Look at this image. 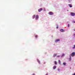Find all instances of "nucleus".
<instances>
[{
	"mask_svg": "<svg viewBox=\"0 0 75 75\" xmlns=\"http://www.w3.org/2000/svg\"><path fill=\"white\" fill-rule=\"evenodd\" d=\"M39 17L38 16V15H37L36 16V18H35V19L36 20H38V18H39Z\"/></svg>",
	"mask_w": 75,
	"mask_h": 75,
	"instance_id": "20e7f679",
	"label": "nucleus"
},
{
	"mask_svg": "<svg viewBox=\"0 0 75 75\" xmlns=\"http://www.w3.org/2000/svg\"><path fill=\"white\" fill-rule=\"evenodd\" d=\"M54 64L55 65H57V62L56 61L54 62Z\"/></svg>",
	"mask_w": 75,
	"mask_h": 75,
	"instance_id": "4468645a",
	"label": "nucleus"
},
{
	"mask_svg": "<svg viewBox=\"0 0 75 75\" xmlns=\"http://www.w3.org/2000/svg\"><path fill=\"white\" fill-rule=\"evenodd\" d=\"M37 61L38 62L39 64H40V61L38 59H37Z\"/></svg>",
	"mask_w": 75,
	"mask_h": 75,
	"instance_id": "ddd939ff",
	"label": "nucleus"
},
{
	"mask_svg": "<svg viewBox=\"0 0 75 75\" xmlns=\"http://www.w3.org/2000/svg\"><path fill=\"white\" fill-rule=\"evenodd\" d=\"M72 23H75V21H72Z\"/></svg>",
	"mask_w": 75,
	"mask_h": 75,
	"instance_id": "aec40b11",
	"label": "nucleus"
},
{
	"mask_svg": "<svg viewBox=\"0 0 75 75\" xmlns=\"http://www.w3.org/2000/svg\"><path fill=\"white\" fill-rule=\"evenodd\" d=\"M71 15L72 16H75V13L73 12H71Z\"/></svg>",
	"mask_w": 75,
	"mask_h": 75,
	"instance_id": "f03ea898",
	"label": "nucleus"
},
{
	"mask_svg": "<svg viewBox=\"0 0 75 75\" xmlns=\"http://www.w3.org/2000/svg\"><path fill=\"white\" fill-rule=\"evenodd\" d=\"M33 75H35V74H33Z\"/></svg>",
	"mask_w": 75,
	"mask_h": 75,
	"instance_id": "a878e982",
	"label": "nucleus"
},
{
	"mask_svg": "<svg viewBox=\"0 0 75 75\" xmlns=\"http://www.w3.org/2000/svg\"><path fill=\"white\" fill-rule=\"evenodd\" d=\"M71 55L72 57H74L75 55V52H72L71 54Z\"/></svg>",
	"mask_w": 75,
	"mask_h": 75,
	"instance_id": "f257e3e1",
	"label": "nucleus"
},
{
	"mask_svg": "<svg viewBox=\"0 0 75 75\" xmlns=\"http://www.w3.org/2000/svg\"><path fill=\"white\" fill-rule=\"evenodd\" d=\"M60 31L61 32H64L65 31L64 30H63V29H61L60 30Z\"/></svg>",
	"mask_w": 75,
	"mask_h": 75,
	"instance_id": "6e6552de",
	"label": "nucleus"
},
{
	"mask_svg": "<svg viewBox=\"0 0 75 75\" xmlns=\"http://www.w3.org/2000/svg\"><path fill=\"white\" fill-rule=\"evenodd\" d=\"M48 74H46L45 75H48Z\"/></svg>",
	"mask_w": 75,
	"mask_h": 75,
	"instance_id": "bb28decb",
	"label": "nucleus"
},
{
	"mask_svg": "<svg viewBox=\"0 0 75 75\" xmlns=\"http://www.w3.org/2000/svg\"><path fill=\"white\" fill-rule=\"evenodd\" d=\"M57 68V67L55 66H54L53 67V68L54 69H55V68Z\"/></svg>",
	"mask_w": 75,
	"mask_h": 75,
	"instance_id": "9b49d317",
	"label": "nucleus"
},
{
	"mask_svg": "<svg viewBox=\"0 0 75 75\" xmlns=\"http://www.w3.org/2000/svg\"><path fill=\"white\" fill-rule=\"evenodd\" d=\"M56 28H57V29L58 28V26H57V27H56Z\"/></svg>",
	"mask_w": 75,
	"mask_h": 75,
	"instance_id": "b1692460",
	"label": "nucleus"
},
{
	"mask_svg": "<svg viewBox=\"0 0 75 75\" xmlns=\"http://www.w3.org/2000/svg\"><path fill=\"white\" fill-rule=\"evenodd\" d=\"M42 10V8H40V9L38 10L39 12H40Z\"/></svg>",
	"mask_w": 75,
	"mask_h": 75,
	"instance_id": "39448f33",
	"label": "nucleus"
},
{
	"mask_svg": "<svg viewBox=\"0 0 75 75\" xmlns=\"http://www.w3.org/2000/svg\"><path fill=\"white\" fill-rule=\"evenodd\" d=\"M74 31H75V29H74Z\"/></svg>",
	"mask_w": 75,
	"mask_h": 75,
	"instance_id": "393cba45",
	"label": "nucleus"
},
{
	"mask_svg": "<svg viewBox=\"0 0 75 75\" xmlns=\"http://www.w3.org/2000/svg\"><path fill=\"white\" fill-rule=\"evenodd\" d=\"M67 26H68V27H69V25L68 24Z\"/></svg>",
	"mask_w": 75,
	"mask_h": 75,
	"instance_id": "4be33fe9",
	"label": "nucleus"
},
{
	"mask_svg": "<svg viewBox=\"0 0 75 75\" xmlns=\"http://www.w3.org/2000/svg\"><path fill=\"white\" fill-rule=\"evenodd\" d=\"M38 36L37 35H35V38H37Z\"/></svg>",
	"mask_w": 75,
	"mask_h": 75,
	"instance_id": "6ab92c4d",
	"label": "nucleus"
},
{
	"mask_svg": "<svg viewBox=\"0 0 75 75\" xmlns=\"http://www.w3.org/2000/svg\"><path fill=\"white\" fill-rule=\"evenodd\" d=\"M60 56L59 55H58L57 56V58H59V57Z\"/></svg>",
	"mask_w": 75,
	"mask_h": 75,
	"instance_id": "412c9836",
	"label": "nucleus"
},
{
	"mask_svg": "<svg viewBox=\"0 0 75 75\" xmlns=\"http://www.w3.org/2000/svg\"><path fill=\"white\" fill-rule=\"evenodd\" d=\"M63 65H66V63H65V62H64L63 63Z\"/></svg>",
	"mask_w": 75,
	"mask_h": 75,
	"instance_id": "2eb2a0df",
	"label": "nucleus"
},
{
	"mask_svg": "<svg viewBox=\"0 0 75 75\" xmlns=\"http://www.w3.org/2000/svg\"><path fill=\"white\" fill-rule=\"evenodd\" d=\"M58 71H59V70H60L59 69H58Z\"/></svg>",
	"mask_w": 75,
	"mask_h": 75,
	"instance_id": "5701e85b",
	"label": "nucleus"
},
{
	"mask_svg": "<svg viewBox=\"0 0 75 75\" xmlns=\"http://www.w3.org/2000/svg\"><path fill=\"white\" fill-rule=\"evenodd\" d=\"M71 61V57H70L69 59V61Z\"/></svg>",
	"mask_w": 75,
	"mask_h": 75,
	"instance_id": "a211bd4d",
	"label": "nucleus"
},
{
	"mask_svg": "<svg viewBox=\"0 0 75 75\" xmlns=\"http://www.w3.org/2000/svg\"><path fill=\"white\" fill-rule=\"evenodd\" d=\"M35 15H34L33 16V19H34V18H35Z\"/></svg>",
	"mask_w": 75,
	"mask_h": 75,
	"instance_id": "1a4fd4ad",
	"label": "nucleus"
},
{
	"mask_svg": "<svg viewBox=\"0 0 75 75\" xmlns=\"http://www.w3.org/2000/svg\"><path fill=\"white\" fill-rule=\"evenodd\" d=\"M64 56H65V54H63L62 55V57H64Z\"/></svg>",
	"mask_w": 75,
	"mask_h": 75,
	"instance_id": "f8f14e48",
	"label": "nucleus"
},
{
	"mask_svg": "<svg viewBox=\"0 0 75 75\" xmlns=\"http://www.w3.org/2000/svg\"><path fill=\"white\" fill-rule=\"evenodd\" d=\"M60 41V40H59V39H57L55 41V42H58V41Z\"/></svg>",
	"mask_w": 75,
	"mask_h": 75,
	"instance_id": "423d86ee",
	"label": "nucleus"
},
{
	"mask_svg": "<svg viewBox=\"0 0 75 75\" xmlns=\"http://www.w3.org/2000/svg\"><path fill=\"white\" fill-rule=\"evenodd\" d=\"M75 45H74V47H73V49H75Z\"/></svg>",
	"mask_w": 75,
	"mask_h": 75,
	"instance_id": "dca6fc26",
	"label": "nucleus"
},
{
	"mask_svg": "<svg viewBox=\"0 0 75 75\" xmlns=\"http://www.w3.org/2000/svg\"><path fill=\"white\" fill-rule=\"evenodd\" d=\"M49 14L50 15H53V14H54V13L52 12H50L49 13Z\"/></svg>",
	"mask_w": 75,
	"mask_h": 75,
	"instance_id": "7ed1b4c3",
	"label": "nucleus"
},
{
	"mask_svg": "<svg viewBox=\"0 0 75 75\" xmlns=\"http://www.w3.org/2000/svg\"><path fill=\"white\" fill-rule=\"evenodd\" d=\"M57 53L54 54L53 55V57H55V56H57Z\"/></svg>",
	"mask_w": 75,
	"mask_h": 75,
	"instance_id": "0eeeda50",
	"label": "nucleus"
},
{
	"mask_svg": "<svg viewBox=\"0 0 75 75\" xmlns=\"http://www.w3.org/2000/svg\"><path fill=\"white\" fill-rule=\"evenodd\" d=\"M68 6H69L71 8V7H72V6L71 4H69L68 5Z\"/></svg>",
	"mask_w": 75,
	"mask_h": 75,
	"instance_id": "9d476101",
	"label": "nucleus"
},
{
	"mask_svg": "<svg viewBox=\"0 0 75 75\" xmlns=\"http://www.w3.org/2000/svg\"><path fill=\"white\" fill-rule=\"evenodd\" d=\"M59 64H61V61H60V60H59Z\"/></svg>",
	"mask_w": 75,
	"mask_h": 75,
	"instance_id": "f3484780",
	"label": "nucleus"
}]
</instances>
